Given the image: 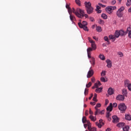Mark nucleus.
Wrapping results in <instances>:
<instances>
[{
    "mask_svg": "<svg viewBox=\"0 0 131 131\" xmlns=\"http://www.w3.org/2000/svg\"><path fill=\"white\" fill-rule=\"evenodd\" d=\"M108 103H109V100H108V99H106L105 100V105H107Z\"/></svg>",
    "mask_w": 131,
    "mask_h": 131,
    "instance_id": "nucleus-58",
    "label": "nucleus"
},
{
    "mask_svg": "<svg viewBox=\"0 0 131 131\" xmlns=\"http://www.w3.org/2000/svg\"><path fill=\"white\" fill-rule=\"evenodd\" d=\"M92 86V82H89L88 84L86 85V88H90Z\"/></svg>",
    "mask_w": 131,
    "mask_h": 131,
    "instance_id": "nucleus-46",
    "label": "nucleus"
},
{
    "mask_svg": "<svg viewBox=\"0 0 131 131\" xmlns=\"http://www.w3.org/2000/svg\"><path fill=\"white\" fill-rule=\"evenodd\" d=\"M112 118L113 123H117V122H119V119L116 116H113Z\"/></svg>",
    "mask_w": 131,
    "mask_h": 131,
    "instance_id": "nucleus-7",
    "label": "nucleus"
},
{
    "mask_svg": "<svg viewBox=\"0 0 131 131\" xmlns=\"http://www.w3.org/2000/svg\"><path fill=\"white\" fill-rule=\"evenodd\" d=\"M91 63L92 64V65H93V66H95V58L94 57H92V60L90 61Z\"/></svg>",
    "mask_w": 131,
    "mask_h": 131,
    "instance_id": "nucleus-32",
    "label": "nucleus"
},
{
    "mask_svg": "<svg viewBox=\"0 0 131 131\" xmlns=\"http://www.w3.org/2000/svg\"><path fill=\"white\" fill-rule=\"evenodd\" d=\"M101 76H105L106 75V71H103L101 73Z\"/></svg>",
    "mask_w": 131,
    "mask_h": 131,
    "instance_id": "nucleus-47",
    "label": "nucleus"
},
{
    "mask_svg": "<svg viewBox=\"0 0 131 131\" xmlns=\"http://www.w3.org/2000/svg\"><path fill=\"white\" fill-rule=\"evenodd\" d=\"M113 109V104H112V103H111L110 104V105L106 108L107 111H109L110 112H111Z\"/></svg>",
    "mask_w": 131,
    "mask_h": 131,
    "instance_id": "nucleus-11",
    "label": "nucleus"
},
{
    "mask_svg": "<svg viewBox=\"0 0 131 131\" xmlns=\"http://www.w3.org/2000/svg\"><path fill=\"white\" fill-rule=\"evenodd\" d=\"M124 125H125V123H119L117 124V126H118V127H123Z\"/></svg>",
    "mask_w": 131,
    "mask_h": 131,
    "instance_id": "nucleus-19",
    "label": "nucleus"
},
{
    "mask_svg": "<svg viewBox=\"0 0 131 131\" xmlns=\"http://www.w3.org/2000/svg\"><path fill=\"white\" fill-rule=\"evenodd\" d=\"M104 40L105 41H108V40H109V39L108 38V37L105 36V37H104Z\"/></svg>",
    "mask_w": 131,
    "mask_h": 131,
    "instance_id": "nucleus-54",
    "label": "nucleus"
},
{
    "mask_svg": "<svg viewBox=\"0 0 131 131\" xmlns=\"http://www.w3.org/2000/svg\"><path fill=\"white\" fill-rule=\"evenodd\" d=\"M116 15L118 16V17H119V18H121V17L123 16V14L122 13V12L118 11H117Z\"/></svg>",
    "mask_w": 131,
    "mask_h": 131,
    "instance_id": "nucleus-16",
    "label": "nucleus"
},
{
    "mask_svg": "<svg viewBox=\"0 0 131 131\" xmlns=\"http://www.w3.org/2000/svg\"><path fill=\"white\" fill-rule=\"evenodd\" d=\"M106 62L107 63V67L108 68H111V67H112V62L111 60H110L109 59H106Z\"/></svg>",
    "mask_w": 131,
    "mask_h": 131,
    "instance_id": "nucleus-9",
    "label": "nucleus"
},
{
    "mask_svg": "<svg viewBox=\"0 0 131 131\" xmlns=\"http://www.w3.org/2000/svg\"><path fill=\"white\" fill-rule=\"evenodd\" d=\"M98 23H99V24H100V25H104L105 22L102 19H100L98 21Z\"/></svg>",
    "mask_w": 131,
    "mask_h": 131,
    "instance_id": "nucleus-34",
    "label": "nucleus"
},
{
    "mask_svg": "<svg viewBox=\"0 0 131 131\" xmlns=\"http://www.w3.org/2000/svg\"><path fill=\"white\" fill-rule=\"evenodd\" d=\"M86 124L88 126V127H91L92 126V123H91V122H90V121H87V122H86Z\"/></svg>",
    "mask_w": 131,
    "mask_h": 131,
    "instance_id": "nucleus-37",
    "label": "nucleus"
},
{
    "mask_svg": "<svg viewBox=\"0 0 131 131\" xmlns=\"http://www.w3.org/2000/svg\"><path fill=\"white\" fill-rule=\"evenodd\" d=\"M127 87L128 88V89L129 90V91H131V84L130 83L128 85H127Z\"/></svg>",
    "mask_w": 131,
    "mask_h": 131,
    "instance_id": "nucleus-56",
    "label": "nucleus"
},
{
    "mask_svg": "<svg viewBox=\"0 0 131 131\" xmlns=\"http://www.w3.org/2000/svg\"><path fill=\"white\" fill-rule=\"evenodd\" d=\"M96 125H97L99 128H101V127H102V125L101 124V123H98V122H96Z\"/></svg>",
    "mask_w": 131,
    "mask_h": 131,
    "instance_id": "nucleus-40",
    "label": "nucleus"
},
{
    "mask_svg": "<svg viewBox=\"0 0 131 131\" xmlns=\"http://www.w3.org/2000/svg\"><path fill=\"white\" fill-rule=\"evenodd\" d=\"M107 13L108 14H111L114 10H116V6H108L105 9Z\"/></svg>",
    "mask_w": 131,
    "mask_h": 131,
    "instance_id": "nucleus-3",
    "label": "nucleus"
},
{
    "mask_svg": "<svg viewBox=\"0 0 131 131\" xmlns=\"http://www.w3.org/2000/svg\"><path fill=\"white\" fill-rule=\"evenodd\" d=\"M92 68H90V70L89 71L87 74V78H91L93 75H94V70L91 69Z\"/></svg>",
    "mask_w": 131,
    "mask_h": 131,
    "instance_id": "nucleus-5",
    "label": "nucleus"
},
{
    "mask_svg": "<svg viewBox=\"0 0 131 131\" xmlns=\"http://www.w3.org/2000/svg\"><path fill=\"white\" fill-rule=\"evenodd\" d=\"M123 130L124 131H128L129 130V126L126 125L124 127H123Z\"/></svg>",
    "mask_w": 131,
    "mask_h": 131,
    "instance_id": "nucleus-23",
    "label": "nucleus"
},
{
    "mask_svg": "<svg viewBox=\"0 0 131 131\" xmlns=\"http://www.w3.org/2000/svg\"><path fill=\"white\" fill-rule=\"evenodd\" d=\"M99 58L101 59V60H105V56H104V55L103 54H100Z\"/></svg>",
    "mask_w": 131,
    "mask_h": 131,
    "instance_id": "nucleus-35",
    "label": "nucleus"
},
{
    "mask_svg": "<svg viewBox=\"0 0 131 131\" xmlns=\"http://www.w3.org/2000/svg\"><path fill=\"white\" fill-rule=\"evenodd\" d=\"M110 116H111L110 113V112H107L106 113V117L108 118V117H110Z\"/></svg>",
    "mask_w": 131,
    "mask_h": 131,
    "instance_id": "nucleus-55",
    "label": "nucleus"
},
{
    "mask_svg": "<svg viewBox=\"0 0 131 131\" xmlns=\"http://www.w3.org/2000/svg\"><path fill=\"white\" fill-rule=\"evenodd\" d=\"M89 113H90V114H91V115H93V111H92V110H91V108H90V110H89Z\"/></svg>",
    "mask_w": 131,
    "mask_h": 131,
    "instance_id": "nucleus-57",
    "label": "nucleus"
},
{
    "mask_svg": "<svg viewBox=\"0 0 131 131\" xmlns=\"http://www.w3.org/2000/svg\"><path fill=\"white\" fill-rule=\"evenodd\" d=\"M78 24L79 27H82L83 26H86L88 25V22L83 21L82 24L81 23H78Z\"/></svg>",
    "mask_w": 131,
    "mask_h": 131,
    "instance_id": "nucleus-10",
    "label": "nucleus"
},
{
    "mask_svg": "<svg viewBox=\"0 0 131 131\" xmlns=\"http://www.w3.org/2000/svg\"><path fill=\"white\" fill-rule=\"evenodd\" d=\"M80 28H83V29L85 30V31H89V29H88V27L86 26L80 27Z\"/></svg>",
    "mask_w": 131,
    "mask_h": 131,
    "instance_id": "nucleus-33",
    "label": "nucleus"
},
{
    "mask_svg": "<svg viewBox=\"0 0 131 131\" xmlns=\"http://www.w3.org/2000/svg\"><path fill=\"white\" fill-rule=\"evenodd\" d=\"M105 131H111V129L110 128H107Z\"/></svg>",
    "mask_w": 131,
    "mask_h": 131,
    "instance_id": "nucleus-64",
    "label": "nucleus"
},
{
    "mask_svg": "<svg viewBox=\"0 0 131 131\" xmlns=\"http://www.w3.org/2000/svg\"><path fill=\"white\" fill-rule=\"evenodd\" d=\"M91 105H92V106H95V105H96V102H90Z\"/></svg>",
    "mask_w": 131,
    "mask_h": 131,
    "instance_id": "nucleus-61",
    "label": "nucleus"
},
{
    "mask_svg": "<svg viewBox=\"0 0 131 131\" xmlns=\"http://www.w3.org/2000/svg\"><path fill=\"white\" fill-rule=\"evenodd\" d=\"M96 30H97V31H98V32H101V31H102V27H101L100 26H97Z\"/></svg>",
    "mask_w": 131,
    "mask_h": 131,
    "instance_id": "nucleus-27",
    "label": "nucleus"
},
{
    "mask_svg": "<svg viewBox=\"0 0 131 131\" xmlns=\"http://www.w3.org/2000/svg\"><path fill=\"white\" fill-rule=\"evenodd\" d=\"M120 33V36H123V35H125L127 33V30H126V32H124L123 30H120L119 31Z\"/></svg>",
    "mask_w": 131,
    "mask_h": 131,
    "instance_id": "nucleus-13",
    "label": "nucleus"
},
{
    "mask_svg": "<svg viewBox=\"0 0 131 131\" xmlns=\"http://www.w3.org/2000/svg\"><path fill=\"white\" fill-rule=\"evenodd\" d=\"M116 4V1L115 0H113L111 2V4L114 5H115Z\"/></svg>",
    "mask_w": 131,
    "mask_h": 131,
    "instance_id": "nucleus-50",
    "label": "nucleus"
},
{
    "mask_svg": "<svg viewBox=\"0 0 131 131\" xmlns=\"http://www.w3.org/2000/svg\"><path fill=\"white\" fill-rule=\"evenodd\" d=\"M95 109L96 110L95 112V115L96 116V115H98V114H100V110L97 107H95Z\"/></svg>",
    "mask_w": 131,
    "mask_h": 131,
    "instance_id": "nucleus-20",
    "label": "nucleus"
},
{
    "mask_svg": "<svg viewBox=\"0 0 131 131\" xmlns=\"http://www.w3.org/2000/svg\"><path fill=\"white\" fill-rule=\"evenodd\" d=\"M128 32V36L129 38H131V29L130 28H127V33Z\"/></svg>",
    "mask_w": 131,
    "mask_h": 131,
    "instance_id": "nucleus-22",
    "label": "nucleus"
},
{
    "mask_svg": "<svg viewBox=\"0 0 131 131\" xmlns=\"http://www.w3.org/2000/svg\"><path fill=\"white\" fill-rule=\"evenodd\" d=\"M100 80L102 81V82H107V80L105 79V78L102 77L100 78Z\"/></svg>",
    "mask_w": 131,
    "mask_h": 131,
    "instance_id": "nucleus-43",
    "label": "nucleus"
},
{
    "mask_svg": "<svg viewBox=\"0 0 131 131\" xmlns=\"http://www.w3.org/2000/svg\"><path fill=\"white\" fill-rule=\"evenodd\" d=\"M116 100L118 101H124V96L119 95L117 96Z\"/></svg>",
    "mask_w": 131,
    "mask_h": 131,
    "instance_id": "nucleus-6",
    "label": "nucleus"
},
{
    "mask_svg": "<svg viewBox=\"0 0 131 131\" xmlns=\"http://www.w3.org/2000/svg\"><path fill=\"white\" fill-rule=\"evenodd\" d=\"M88 93H89V89H85V91H84V95H85V96H86V95H88Z\"/></svg>",
    "mask_w": 131,
    "mask_h": 131,
    "instance_id": "nucleus-49",
    "label": "nucleus"
},
{
    "mask_svg": "<svg viewBox=\"0 0 131 131\" xmlns=\"http://www.w3.org/2000/svg\"><path fill=\"white\" fill-rule=\"evenodd\" d=\"M113 107H117V103H114L113 105Z\"/></svg>",
    "mask_w": 131,
    "mask_h": 131,
    "instance_id": "nucleus-63",
    "label": "nucleus"
},
{
    "mask_svg": "<svg viewBox=\"0 0 131 131\" xmlns=\"http://www.w3.org/2000/svg\"><path fill=\"white\" fill-rule=\"evenodd\" d=\"M88 39L89 42L91 43L92 49L93 50H96V49H97V46H96V43H95V41L92 39H91L90 37H88Z\"/></svg>",
    "mask_w": 131,
    "mask_h": 131,
    "instance_id": "nucleus-4",
    "label": "nucleus"
},
{
    "mask_svg": "<svg viewBox=\"0 0 131 131\" xmlns=\"http://www.w3.org/2000/svg\"><path fill=\"white\" fill-rule=\"evenodd\" d=\"M87 54H88V58H89V59H91V53H87Z\"/></svg>",
    "mask_w": 131,
    "mask_h": 131,
    "instance_id": "nucleus-62",
    "label": "nucleus"
},
{
    "mask_svg": "<svg viewBox=\"0 0 131 131\" xmlns=\"http://www.w3.org/2000/svg\"><path fill=\"white\" fill-rule=\"evenodd\" d=\"M84 5H85L86 9L92 7V3H91V2H85Z\"/></svg>",
    "mask_w": 131,
    "mask_h": 131,
    "instance_id": "nucleus-12",
    "label": "nucleus"
},
{
    "mask_svg": "<svg viewBox=\"0 0 131 131\" xmlns=\"http://www.w3.org/2000/svg\"><path fill=\"white\" fill-rule=\"evenodd\" d=\"M123 11H124V7L123 6L120 8L118 10V11L121 12H122Z\"/></svg>",
    "mask_w": 131,
    "mask_h": 131,
    "instance_id": "nucleus-44",
    "label": "nucleus"
},
{
    "mask_svg": "<svg viewBox=\"0 0 131 131\" xmlns=\"http://www.w3.org/2000/svg\"><path fill=\"white\" fill-rule=\"evenodd\" d=\"M82 123H86V122L88 121L87 120H86V117H82Z\"/></svg>",
    "mask_w": 131,
    "mask_h": 131,
    "instance_id": "nucleus-30",
    "label": "nucleus"
},
{
    "mask_svg": "<svg viewBox=\"0 0 131 131\" xmlns=\"http://www.w3.org/2000/svg\"><path fill=\"white\" fill-rule=\"evenodd\" d=\"M110 39H113V40H115L116 39V37L115 35H110L109 36Z\"/></svg>",
    "mask_w": 131,
    "mask_h": 131,
    "instance_id": "nucleus-24",
    "label": "nucleus"
},
{
    "mask_svg": "<svg viewBox=\"0 0 131 131\" xmlns=\"http://www.w3.org/2000/svg\"><path fill=\"white\" fill-rule=\"evenodd\" d=\"M101 17L102 18H103V19H107V18H108V16H107V15L105 14L104 13H103L102 15H101Z\"/></svg>",
    "mask_w": 131,
    "mask_h": 131,
    "instance_id": "nucleus-36",
    "label": "nucleus"
},
{
    "mask_svg": "<svg viewBox=\"0 0 131 131\" xmlns=\"http://www.w3.org/2000/svg\"><path fill=\"white\" fill-rule=\"evenodd\" d=\"M129 84H130V83H129V80H125V81H124L125 86H127L129 85Z\"/></svg>",
    "mask_w": 131,
    "mask_h": 131,
    "instance_id": "nucleus-26",
    "label": "nucleus"
},
{
    "mask_svg": "<svg viewBox=\"0 0 131 131\" xmlns=\"http://www.w3.org/2000/svg\"><path fill=\"white\" fill-rule=\"evenodd\" d=\"M75 2H76V4H77V5L80 6V0H76Z\"/></svg>",
    "mask_w": 131,
    "mask_h": 131,
    "instance_id": "nucleus-48",
    "label": "nucleus"
},
{
    "mask_svg": "<svg viewBox=\"0 0 131 131\" xmlns=\"http://www.w3.org/2000/svg\"><path fill=\"white\" fill-rule=\"evenodd\" d=\"M108 95H113L114 93V91H113V89L111 88H109L107 91Z\"/></svg>",
    "mask_w": 131,
    "mask_h": 131,
    "instance_id": "nucleus-14",
    "label": "nucleus"
},
{
    "mask_svg": "<svg viewBox=\"0 0 131 131\" xmlns=\"http://www.w3.org/2000/svg\"><path fill=\"white\" fill-rule=\"evenodd\" d=\"M91 81L92 82H95V81H96V79H95V78L93 77L92 79H91Z\"/></svg>",
    "mask_w": 131,
    "mask_h": 131,
    "instance_id": "nucleus-60",
    "label": "nucleus"
},
{
    "mask_svg": "<svg viewBox=\"0 0 131 131\" xmlns=\"http://www.w3.org/2000/svg\"><path fill=\"white\" fill-rule=\"evenodd\" d=\"M97 97H98V95L95 93L93 98V101H94L95 102H98V100L97 99Z\"/></svg>",
    "mask_w": 131,
    "mask_h": 131,
    "instance_id": "nucleus-25",
    "label": "nucleus"
},
{
    "mask_svg": "<svg viewBox=\"0 0 131 131\" xmlns=\"http://www.w3.org/2000/svg\"><path fill=\"white\" fill-rule=\"evenodd\" d=\"M96 93H102L103 92V88H97L95 90Z\"/></svg>",
    "mask_w": 131,
    "mask_h": 131,
    "instance_id": "nucleus-17",
    "label": "nucleus"
},
{
    "mask_svg": "<svg viewBox=\"0 0 131 131\" xmlns=\"http://www.w3.org/2000/svg\"><path fill=\"white\" fill-rule=\"evenodd\" d=\"M70 20L71 21H73L74 20V19H75V17L73 16L72 15H71V13H70Z\"/></svg>",
    "mask_w": 131,
    "mask_h": 131,
    "instance_id": "nucleus-38",
    "label": "nucleus"
},
{
    "mask_svg": "<svg viewBox=\"0 0 131 131\" xmlns=\"http://www.w3.org/2000/svg\"><path fill=\"white\" fill-rule=\"evenodd\" d=\"M96 83H97V85H98V88H99V86H101V82H100L99 81H97Z\"/></svg>",
    "mask_w": 131,
    "mask_h": 131,
    "instance_id": "nucleus-53",
    "label": "nucleus"
},
{
    "mask_svg": "<svg viewBox=\"0 0 131 131\" xmlns=\"http://www.w3.org/2000/svg\"><path fill=\"white\" fill-rule=\"evenodd\" d=\"M131 5V0H127L126 3V6L127 7H129Z\"/></svg>",
    "mask_w": 131,
    "mask_h": 131,
    "instance_id": "nucleus-41",
    "label": "nucleus"
},
{
    "mask_svg": "<svg viewBox=\"0 0 131 131\" xmlns=\"http://www.w3.org/2000/svg\"><path fill=\"white\" fill-rule=\"evenodd\" d=\"M90 118L91 119V120H92V121H96L97 120V118L96 117H94V116L93 115H91L90 116Z\"/></svg>",
    "mask_w": 131,
    "mask_h": 131,
    "instance_id": "nucleus-21",
    "label": "nucleus"
},
{
    "mask_svg": "<svg viewBox=\"0 0 131 131\" xmlns=\"http://www.w3.org/2000/svg\"><path fill=\"white\" fill-rule=\"evenodd\" d=\"M125 118L127 120H131V116L129 115H127L125 116Z\"/></svg>",
    "mask_w": 131,
    "mask_h": 131,
    "instance_id": "nucleus-29",
    "label": "nucleus"
},
{
    "mask_svg": "<svg viewBox=\"0 0 131 131\" xmlns=\"http://www.w3.org/2000/svg\"><path fill=\"white\" fill-rule=\"evenodd\" d=\"M88 129L89 131H97V128H96L95 127H88Z\"/></svg>",
    "mask_w": 131,
    "mask_h": 131,
    "instance_id": "nucleus-18",
    "label": "nucleus"
},
{
    "mask_svg": "<svg viewBox=\"0 0 131 131\" xmlns=\"http://www.w3.org/2000/svg\"><path fill=\"white\" fill-rule=\"evenodd\" d=\"M93 50H94V49L91 47L88 48L87 53H91V52H92Z\"/></svg>",
    "mask_w": 131,
    "mask_h": 131,
    "instance_id": "nucleus-39",
    "label": "nucleus"
},
{
    "mask_svg": "<svg viewBox=\"0 0 131 131\" xmlns=\"http://www.w3.org/2000/svg\"><path fill=\"white\" fill-rule=\"evenodd\" d=\"M99 6H100V7H102V8H105V7H106V6L101 4V3H99L98 4Z\"/></svg>",
    "mask_w": 131,
    "mask_h": 131,
    "instance_id": "nucleus-52",
    "label": "nucleus"
},
{
    "mask_svg": "<svg viewBox=\"0 0 131 131\" xmlns=\"http://www.w3.org/2000/svg\"><path fill=\"white\" fill-rule=\"evenodd\" d=\"M73 13L75 14L76 16L78 17V18H82L83 17H85V18H88L89 15L86 14H84V11L83 10L80 9V8H77L75 10L74 8H73Z\"/></svg>",
    "mask_w": 131,
    "mask_h": 131,
    "instance_id": "nucleus-1",
    "label": "nucleus"
},
{
    "mask_svg": "<svg viewBox=\"0 0 131 131\" xmlns=\"http://www.w3.org/2000/svg\"><path fill=\"white\" fill-rule=\"evenodd\" d=\"M118 55L120 57L122 58L123 57V53L121 52H118Z\"/></svg>",
    "mask_w": 131,
    "mask_h": 131,
    "instance_id": "nucleus-42",
    "label": "nucleus"
},
{
    "mask_svg": "<svg viewBox=\"0 0 131 131\" xmlns=\"http://www.w3.org/2000/svg\"><path fill=\"white\" fill-rule=\"evenodd\" d=\"M122 94L123 96H126V94H127V91L125 89H123L122 91Z\"/></svg>",
    "mask_w": 131,
    "mask_h": 131,
    "instance_id": "nucleus-31",
    "label": "nucleus"
},
{
    "mask_svg": "<svg viewBox=\"0 0 131 131\" xmlns=\"http://www.w3.org/2000/svg\"><path fill=\"white\" fill-rule=\"evenodd\" d=\"M66 7L67 9H69L68 11H69V14H70V13L73 12V8L72 9H71V8H70L69 5H67Z\"/></svg>",
    "mask_w": 131,
    "mask_h": 131,
    "instance_id": "nucleus-15",
    "label": "nucleus"
},
{
    "mask_svg": "<svg viewBox=\"0 0 131 131\" xmlns=\"http://www.w3.org/2000/svg\"><path fill=\"white\" fill-rule=\"evenodd\" d=\"M98 89L99 88V85H98V83H95L94 84V86L92 87V89L94 90V89Z\"/></svg>",
    "mask_w": 131,
    "mask_h": 131,
    "instance_id": "nucleus-45",
    "label": "nucleus"
},
{
    "mask_svg": "<svg viewBox=\"0 0 131 131\" xmlns=\"http://www.w3.org/2000/svg\"><path fill=\"white\" fill-rule=\"evenodd\" d=\"M118 108L122 113H124L126 110V106L124 103H120L118 105Z\"/></svg>",
    "mask_w": 131,
    "mask_h": 131,
    "instance_id": "nucleus-2",
    "label": "nucleus"
},
{
    "mask_svg": "<svg viewBox=\"0 0 131 131\" xmlns=\"http://www.w3.org/2000/svg\"><path fill=\"white\" fill-rule=\"evenodd\" d=\"M86 11L87 12V13L90 15V14L93 13V12H94V8H93V7H89V8L86 9Z\"/></svg>",
    "mask_w": 131,
    "mask_h": 131,
    "instance_id": "nucleus-8",
    "label": "nucleus"
},
{
    "mask_svg": "<svg viewBox=\"0 0 131 131\" xmlns=\"http://www.w3.org/2000/svg\"><path fill=\"white\" fill-rule=\"evenodd\" d=\"M101 9V7L98 6L96 7V11H98V10H100Z\"/></svg>",
    "mask_w": 131,
    "mask_h": 131,
    "instance_id": "nucleus-59",
    "label": "nucleus"
},
{
    "mask_svg": "<svg viewBox=\"0 0 131 131\" xmlns=\"http://www.w3.org/2000/svg\"><path fill=\"white\" fill-rule=\"evenodd\" d=\"M101 107V104L100 103H97L96 106L95 107V108H100Z\"/></svg>",
    "mask_w": 131,
    "mask_h": 131,
    "instance_id": "nucleus-51",
    "label": "nucleus"
},
{
    "mask_svg": "<svg viewBox=\"0 0 131 131\" xmlns=\"http://www.w3.org/2000/svg\"><path fill=\"white\" fill-rule=\"evenodd\" d=\"M120 36V33H119V31H116L115 34V36H116V37L117 38H118V37L119 36Z\"/></svg>",
    "mask_w": 131,
    "mask_h": 131,
    "instance_id": "nucleus-28",
    "label": "nucleus"
}]
</instances>
